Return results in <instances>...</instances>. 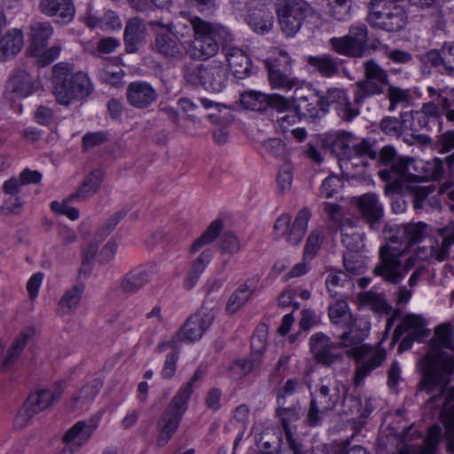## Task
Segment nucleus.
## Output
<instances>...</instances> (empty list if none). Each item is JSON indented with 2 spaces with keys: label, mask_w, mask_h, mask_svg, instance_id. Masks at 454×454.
<instances>
[{
  "label": "nucleus",
  "mask_w": 454,
  "mask_h": 454,
  "mask_svg": "<svg viewBox=\"0 0 454 454\" xmlns=\"http://www.w3.org/2000/svg\"><path fill=\"white\" fill-rule=\"evenodd\" d=\"M427 225L422 223L385 225L384 233L387 242L379 250V262L372 272L389 284L400 283L413 270L418 262L414 253L404 257L407 250L425 237Z\"/></svg>",
  "instance_id": "1"
},
{
  "label": "nucleus",
  "mask_w": 454,
  "mask_h": 454,
  "mask_svg": "<svg viewBox=\"0 0 454 454\" xmlns=\"http://www.w3.org/2000/svg\"><path fill=\"white\" fill-rule=\"evenodd\" d=\"M193 39L190 42L187 53L196 60H207L217 54L219 43L223 48L233 41L231 31L218 24L208 22L200 17L191 19Z\"/></svg>",
  "instance_id": "2"
},
{
  "label": "nucleus",
  "mask_w": 454,
  "mask_h": 454,
  "mask_svg": "<svg viewBox=\"0 0 454 454\" xmlns=\"http://www.w3.org/2000/svg\"><path fill=\"white\" fill-rule=\"evenodd\" d=\"M52 93L57 102L67 106L74 100H82L93 91V85L87 74L74 73V65L60 62L53 68Z\"/></svg>",
  "instance_id": "3"
},
{
  "label": "nucleus",
  "mask_w": 454,
  "mask_h": 454,
  "mask_svg": "<svg viewBox=\"0 0 454 454\" xmlns=\"http://www.w3.org/2000/svg\"><path fill=\"white\" fill-rule=\"evenodd\" d=\"M359 326L361 329H364V333L354 336L352 344L342 343L344 346H351L347 351V356L354 359L356 362L352 383L356 387L362 386L364 380L375 369L379 368L387 357V352L384 348L364 343L369 336L370 330H367V325L364 323H361Z\"/></svg>",
  "instance_id": "4"
},
{
  "label": "nucleus",
  "mask_w": 454,
  "mask_h": 454,
  "mask_svg": "<svg viewBox=\"0 0 454 454\" xmlns=\"http://www.w3.org/2000/svg\"><path fill=\"white\" fill-rule=\"evenodd\" d=\"M419 368L422 374L421 388L428 394L437 389L442 393L454 373V355L433 348L420 359Z\"/></svg>",
  "instance_id": "5"
},
{
  "label": "nucleus",
  "mask_w": 454,
  "mask_h": 454,
  "mask_svg": "<svg viewBox=\"0 0 454 454\" xmlns=\"http://www.w3.org/2000/svg\"><path fill=\"white\" fill-rule=\"evenodd\" d=\"M183 74L187 82L200 85L211 92H221L226 87L228 81L227 68L219 60L206 64L185 65Z\"/></svg>",
  "instance_id": "6"
},
{
  "label": "nucleus",
  "mask_w": 454,
  "mask_h": 454,
  "mask_svg": "<svg viewBox=\"0 0 454 454\" xmlns=\"http://www.w3.org/2000/svg\"><path fill=\"white\" fill-rule=\"evenodd\" d=\"M148 25L153 34L150 50L154 54L169 61H179L184 58V46L174 33L173 22L164 24L161 20H151Z\"/></svg>",
  "instance_id": "7"
},
{
  "label": "nucleus",
  "mask_w": 454,
  "mask_h": 454,
  "mask_svg": "<svg viewBox=\"0 0 454 454\" xmlns=\"http://www.w3.org/2000/svg\"><path fill=\"white\" fill-rule=\"evenodd\" d=\"M364 78L354 84V105L362 106L372 97L385 92L384 87L389 85L390 78L387 71L374 59L363 62Z\"/></svg>",
  "instance_id": "8"
},
{
  "label": "nucleus",
  "mask_w": 454,
  "mask_h": 454,
  "mask_svg": "<svg viewBox=\"0 0 454 454\" xmlns=\"http://www.w3.org/2000/svg\"><path fill=\"white\" fill-rule=\"evenodd\" d=\"M350 333H342L339 336V342L333 341L328 335L323 333L313 334L309 339V348L316 362L325 367L343 363L345 355L341 350L345 349L347 355V351L351 346H344L342 343L352 344Z\"/></svg>",
  "instance_id": "9"
},
{
  "label": "nucleus",
  "mask_w": 454,
  "mask_h": 454,
  "mask_svg": "<svg viewBox=\"0 0 454 454\" xmlns=\"http://www.w3.org/2000/svg\"><path fill=\"white\" fill-rule=\"evenodd\" d=\"M340 383L338 381L322 380L317 386L315 394H311V400L306 416V423L309 427L319 425L322 415L333 411L342 400Z\"/></svg>",
  "instance_id": "10"
},
{
  "label": "nucleus",
  "mask_w": 454,
  "mask_h": 454,
  "mask_svg": "<svg viewBox=\"0 0 454 454\" xmlns=\"http://www.w3.org/2000/svg\"><path fill=\"white\" fill-rule=\"evenodd\" d=\"M368 40L367 27L364 24H355L349 27L346 35L332 37L329 46L339 55L362 58L365 54Z\"/></svg>",
  "instance_id": "11"
},
{
  "label": "nucleus",
  "mask_w": 454,
  "mask_h": 454,
  "mask_svg": "<svg viewBox=\"0 0 454 454\" xmlns=\"http://www.w3.org/2000/svg\"><path fill=\"white\" fill-rule=\"evenodd\" d=\"M188 409V403L182 400L180 395H174L160 416L156 428L158 430L157 444L165 446L177 431L181 420Z\"/></svg>",
  "instance_id": "12"
},
{
  "label": "nucleus",
  "mask_w": 454,
  "mask_h": 454,
  "mask_svg": "<svg viewBox=\"0 0 454 454\" xmlns=\"http://www.w3.org/2000/svg\"><path fill=\"white\" fill-rule=\"evenodd\" d=\"M309 12V6L304 0H279L277 14L283 33L286 36H294Z\"/></svg>",
  "instance_id": "13"
},
{
  "label": "nucleus",
  "mask_w": 454,
  "mask_h": 454,
  "mask_svg": "<svg viewBox=\"0 0 454 454\" xmlns=\"http://www.w3.org/2000/svg\"><path fill=\"white\" fill-rule=\"evenodd\" d=\"M367 21L373 27L395 33L405 27L407 16L399 5L390 4L382 6L379 11H371Z\"/></svg>",
  "instance_id": "14"
},
{
  "label": "nucleus",
  "mask_w": 454,
  "mask_h": 454,
  "mask_svg": "<svg viewBox=\"0 0 454 454\" xmlns=\"http://www.w3.org/2000/svg\"><path fill=\"white\" fill-rule=\"evenodd\" d=\"M409 332L398 346V351L403 352L411 348L413 341H423L428 337L430 331L426 328V322L419 315L409 314L405 316L395 329V338H400Z\"/></svg>",
  "instance_id": "15"
},
{
  "label": "nucleus",
  "mask_w": 454,
  "mask_h": 454,
  "mask_svg": "<svg viewBox=\"0 0 454 454\" xmlns=\"http://www.w3.org/2000/svg\"><path fill=\"white\" fill-rule=\"evenodd\" d=\"M292 103L294 110L304 118H321L320 95L311 85L303 84L295 88Z\"/></svg>",
  "instance_id": "16"
},
{
  "label": "nucleus",
  "mask_w": 454,
  "mask_h": 454,
  "mask_svg": "<svg viewBox=\"0 0 454 454\" xmlns=\"http://www.w3.org/2000/svg\"><path fill=\"white\" fill-rule=\"evenodd\" d=\"M328 316L331 323L343 329V333H351L350 340H353L354 336L364 333V329L359 326L361 323L366 324L367 330L371 329L370 322L365 318L355 317L351 313L348 304L344 301H338L329 306Z\"/></svg>",
  "instance_id": "17"
},
{
  "label": "nucleus",
  "mask_w": 454,
  "mask_h": 454,
  "mask_svg": "<svg viewBox=\"0 0 454 454\" xmlns=\"http://www.w3.org/2000/svg\"><path fill=\"white\" fill-rule=\"evenodd\" d=\"M321 107L325 114L329 107H333L346 121H351L359 114V106L352 105L344 89L330 88L325 95H320Z\"/></svg>",
  "instance_id": "18"
},
{
  "label": "nucleus",
  "mask_w": 454,
  "mask_h": 454,
  "mask_svg": "<svg viewBox=\"0 0 454 454\" xmlns=\"http://www.w3.org/2000/svg\"><path fill=\"white\" fill-rule=\"evenodd\" d=\"M213 320L212 312L202 308L186 319L180 330L176 333V338L188 343L199 340L211 325Z\"/></svg>",
  "instance_id": "19"
},
{
  "label": "nucleus",
  "mask_w": 454,
  "mask_h": 454,
  "mask_svg": "<svg viewBox=\"0 0 454 454\" xmlns=\"http://www.w3.org/2000/svg\"><path fill=\"white\" fill-rule=\"evenodd\" d=\"M353 203L361 218L370 225L371 229H379L384 215L382 204L375 193L368 192L355 197Z\"/></svg>",
  "instance_id": "20"
},
{
  "label": "nucleus",
  "mask_w": 454,
  "mask_h": 454,
  "mask_svg": "<svg viewBox=\"0 0 454 454\" xmlns=\"http://www.w3.org/2000/svg\"><path fill=\"white\" fill-rule=\"evenodd\" d=\"M100 419L101 416L97 414L89 419L77 421L64 434L62 442L80 450L91 438Z\"/></svg>",
  "instance_id": "21"
},
{
  "label": "nucleus",
  "mask_w": 454,
  "mask_h": 454,
  "mask_svg": "<svg viewBox=\"0 0 454 454\" xmlns=\"http://www.w3.org/2000/svg\"><path fill=\"white\" fill-rule=\"evenodd\" d=\"M6 27L4 12L0 10V61H8L13 59L22 49L24 44L23 34L20 29L8 30L3 35Z\"/></svg>",
  "instance_id": "22"
},
{
  "label": "nucleus",
  "mask_w": 454,
  "mask_h": 454,
  "mask_svg": "<svg viewBox=\"0 0 454 454\" xmlns=\"http://www.w3.org/2000/svg\"><path fill=\"white\" fill-rule=\"evenodd\" d=\"M376 158L377 152L373 149L371 141L363 138L355 152L340 160V166L341 168L345 167L347 170L353 169L356 174H362L368 167L369 160Z\"/></svg>",
  "instance_id": "23"
},
{
  "label": "nucleus",
  "mask_w": 454,
  "mask_h": 454,
  "mask_svg": "<svg viewBox=\"0 0 454 454\" xmlns=\"http://www.w3.org/2000/svg\"><path fill=\"white\" fill-rule=\"evenodd\" d=\"M39 11L54 20L59 24L70 23L75 15V8L72 0H40Z\"/></svg>",
  "instance_id": "24"
},
{
  "label": "nucleus",
  "mask_w": 454,
  "mask_h": 454,
  "mask_svg": "<svg viewBox=\"0 0 454 454\" xmlns=\"http://www.w3.org/2000/svg\"><path fill=\"white\" fill-rule=\"evenodd\" d=\"M127 100L137 109H145L153 105L158 98L156 90L148 82L137 81L130 82L127 87Z\"/></svg>",
  "instance_id": "25"
},
{
  "label": "nucleus",
  "mask_w": 454,
  "mask_h": 454,
  "mask_svg": "<svg viewBox=\"0 0 454 454\" xmlns=\"http://www.w3.org/2000/svg\"><path fill=\"white\" fill-rule=\"evenodd\" d=\"M286 66L285 70L282 71L278 67L277 59L268 61L269 82L272 88L290 90L293 88L298 87L299 81L296 78L291 77L287 73V67L290 66V57L286 52L280 53Z\"/></svg>",
  "instance_id": "26"
},
{
  "label": "nucleus",
  "mask_w": 454,
  "mask_h": 454,
  "mask_svg": "<svg viewBox=\"0 0 454 454\" xmlns=\"http://www.w3.org/2000/svg\"><path fill=\"white\" fill-rule=\"evenodd\" d=\"M360 141L361 139L348 131H339L330 135L326 139L328 147L339 158L340 161L347 156H350L355 149L360 145Z\"/></svg>",
  "instance_id": "27"
},
{
  "label": "nucleus",
  "mask_w": 454,
  "mask_h": 454,
  "mask_svg": "<svg viewBox=\"0 0 454 454\" xmlns=\"http://www.w3.org/2000/svg\"><path fill=\"white\" fill-rule=\"evenodd\" d=\"M408 161L404 158H397L388 169L379 171L381 180L387 183L386 190L399 192L403 189V182L407 179Z\"/></svg>",
  "instance_id": "28"
},
{
  "label": "nucleus",
  "mask_w": 454,
  "mask_h": 454,
  "mask_svg": "<svg viewBox=\"0 0 454 454\" xmlns=\"http://www.w3.org/2000/svg\"><path fill=\"white\" fill-rule=\"evenodd\" d=\"M260 277L255 275L247 278L231 295L226 305L229 313L233 314L243 307L256 293Z\"/></svg>",
  "instance_id": "29"
},
{
  "label": "nucleus",
  "mask_w": 454,
  "mask_h": 454,
  "mask_svg": "<svg viewBox=\"0 0 454 454\" xmlns=\"http://www.w3.org/2000/svg\"><path fill=\"white\" fill-rule=\"evenodd\" d=\"M224 51L229 67L238 79H243L251 74V59L243 50L230 43L224 46Z\"/></svg>",
  "instance_id": "30"
},
{
  "label": "nucleus",
  "mask_w": 454,
  "mask_h": 454,
  "mask_svg": "<svg viewBox=\"0 0 454 454\" xmlns=\"http://www.w3.org/2000/svg\"><path fill=\"white\" fill-rule=\"evenodd\" d=\"M3 192L6 198L2 204V210L7 214L20 215L24 201L20 196V184L16 177L6 180L3 184Z\"/></svg>",
  "instance_id": "31"
},
{
  "label": "nucleus",
  "mask_w": 454,
  "mask_h": 454,
  "mask_svg": "<svg viewBox=\"0 0 454 454\" xmlns=\"http://www.w3.org/2000/svg\"><path fill=\"white\" fill-rule=\"evenodd\" d=\"M84 290L85 284L82 281L67 289L58 302V314L63 317L74 313L81 303Z\"/></svg>",
  "instance_id": "32"
},
{
  "label": "nucleus",
  "mask_w": 454,
  "mask_h": 454,
  "mask_svg": "<svg viewBox=\"0 0 454 454\" xmlns=\"http://www.w3.org/2000/svg\"><path fill=\"white\" fill-rule=\"evenodd\" d=\"M440 419L445 429L447 450L454 454V391L450 395L446 396L440 412Z\"/></svg>",
  "instance_id": "33"
},
{
  "label": "nucleus",
  "mask_w": 454,
  "mask_h": 454,
  "mask_svg": "<svg viewBox=\"0 0 454 454\" xmlns=\"http://www.w3.org/2000/svg\"><path fill=\"white\" fill-rule=\"evenodd\" d=\"M308 64L317 70L323 77H333L339 74L342 61L333 55L322 54L318 56H309Z\"/></svg>",
  "instance_id": "34"
},
{
  "label": "nucleus",
  "mask_w": 454,
  "mask_h": 454,
  "mask_svg": "<svg viewBox=\"0 0 454 454\" xmlns=\"http://www.w3.org/2000/svg\"><path fill=\"white\" fill-rule=\"evenodd\" d=\"M53 34V27L49 22H37L30 27L31 43L29 51L31 55L41 54L47 46L48 40Z\"/></svg>",
  "instance_id": "35"
},
{
  "label": "nucleus",
  "mask_w": 454,
  "mask_h": 454,
  "mask_svg": "<svg viewBox=\"0 0 454 454\" xmlns=\"http://www.w3.org/2000/svg\"><path fill=\"white\" fill-rule=\"evenodd\" d=\"M146 27L143 20L139 18L130 19L124 29V43L126 51L134 53L137 51L138 45L143 41Z\"/></svg>",
  "instance_id": "36"
},
{
  "label": "nucleus",
  "mask_w": 454,
  "mask_h": 454,
  "mask_svg": "<svg viewBox=\"0 0 454 454\" xmlns=\"http://www.w3.org/2000/svg\"><path fill=\"white\" fill-rule=\"evenodd\" d=\"M104 179V173L100 169L90 171L77 191L70 195V200H86L99 190Z\"/></svg>",
  "instance_id": "37"
},
{
  "label": "nucleus",
  "mask_w": 454,
  "mask_h": 454,
  "mask_svg": "<svg viewBox=\"0 0 454 454\" xmlns=\"http://www.w3.org/2000/svg\"><path fill=\"white\" fill-rule=\"evenodd\" d=\"M150 279L148 270L135 268L126 273L121 280V290L127 294H134L142 289Z\"/></svg>",
  "instance_id": "38"
},
{
  "label": "nucleus",
  "mask_w": 454,
  "mask_h": 454,
  "mask_svg": "<svg viewBox=\"0 0 454 454\" xmlns=\"http://www.w3.org/2000/svg\"><path fill=\"white\" fill-rule=\"evenodd\" d=\"M8 88L20 98H27L35 90V81L23 69L14 72L8 81Z\"/></svg>",
  "instance_id": "39"
},
{
  "label": "nucleus",
  "mask_w": 454,
  "mask_h": 454,
  "mask_svg": "<svg viewBox=\"0 0 454 454\" xmlns=\"http://www.w3.org/2000/svg\"><path fill=\"white\" fill-rule=\"evenodd\" d=\"M34 334L35 331L33 329H26L14 339L2 361L1 367L4 370L11 368L15 364L27 341Z\"/></svg>",
  "instance_id": "40"
},
{
  "label": "nucleus",
  "mask_w": 454,
  "mask_h": 454,
  "mask_svg": "<svg viewBox=\"0 0 454 454\" xmlns=\"http://www.w3.org/2000/svg\"><path fill=\"white\" fill-rule=\"evenodd\" d=\"M311 213L308 207L301 208L296 215L295 219L286 236V242L291 246H298L308 229V223Z\"/></svg>",
  "instance_id": "41"
},
{
  "label": "nucleus",
  "mask_w": 454,
  "mask_h": 454,
  "mask_svg": "<svg viewBox=\"0 0 454 454\" xmlns=\"http://www.w3.org/2000/svg\"><path fill=\"white\" fill-rule=\"evenodd\" d=\"M59 393L56 394L49 389H42L31 394L25 402V404L34 413L37 414L50 407L59 397Z\"/></svg>",
  "instance_id": "42"
},
{
  "label": "nucleus",
  "mask_w": 454,
  "mask_h": 454,
  "mask_svg": "<svg viewBox=\"0 0 454 454\" xmlns=\"http://www.w3.org/2000/svg\"><path fill=\"white\" fill-rule=\"evenodd\" d=\"M276 414L281 420L287 440L289 441V439H294L292 437L290 424L298 421L303 414V411L300 403H297L287 408L283 407V405H278L276 409Z\"/></svg>",
  "instance_id": "43"
},
{
  "label": "nucleus",
  "mask_w": 454,
  "mask_h": 454,
  "mask_svg": "<svg viewBox=\"0 0 454 454\" xmlns=\"http://www.w3.org/2000/svg\"><path fill=\"white\" fill-rule=\"evenodd\" d=\"M102 387V382L98 379L83 385L78 394L74 397V409H83L90 403Z\"/></svg>",
  "instance_id": "44"
},
{
  "label": "nucleus",
  "mask_w": 454,
  "mask_h": 454,
  "mask_svg": "<svg viewBox=\"0 0 454 454\" xmlns=\"http://www.w3.org/2000/svg\"><path fill=\"white\" fill-rule=\"evenodd\" d=\"M268 95L257 90H248L240 94L241 105L249 110L265 113L269 110Z\"/></svg>",
  "instance_id": "45"
},
{
  "label": "nucleus",
  "mask_w": 454,
  "mask_h": 454,
  "mask_svg": "<svg viewBox=\"0 0 454 454\" xmlns=\"http://www.w3.org/2000/svg\"><path fill=\"white\" fill-rule=\"evenodd\" d=\"M358 300L364 306H368L376 313H389L391 306L387 302L383 294H376L372 291L364 292L359 294Z\"/></svg>",
  "instance_id": "46"
},
{
  "label": "nucleus",
  "mask_w": 454,
  "mask_h": 454,
  "mask_svg": "<svg viewBox=\"0 0 454 454\" xmlns=\"http://www.w3.org/2000/svg\"><path fill=\"white\" fill-rule=\"evenodd\" d=\"M273 16L269 11L260 10L252 12L247 17V22L252 29L260 34L268 33L273 26Z\"/></svg>",
  "instance_id": "47"
},
{
  "label": "nucleus",
  "mask_w": 454,
  "mask_h": 454,
  "mask_svg": "<svg viewBox=\"0 0 454 454\" xmlns=\"http://www.w3.org/2000/svg\"><path fill=\"white\" fill-rule=\"evenodd\" d=\"M349 284H351L349 276L342 270L330 271L325 280L327 291L333 297L340 296L341 289Z\"/></svg>",
  "instance_id": "48"
},
{
  "label": "nucleus",
  "mask_w": 454,
  "mask_h": 454,
  "mask_svg": "<svg viewBox=\"0 0 454 454\" xmlns=\"http://www.w3.org/2000/svg\"><path fill=\"white\" fill-rule=\"evenodd\" d=\"M223 223L220 220L212 222L203 234L199 237L191 246V253H196L204 246L213 242L221 233Z\"/></svg>",
  "instance_id": "49"
},
{
  "label": "nucleus",
  "mask_w": 454,
  "mask_h": 454,
  "mask_svg": "<svg viewBox=\"0 0 454 454\" xmlns=\"http://www.w3.org/2000/svg\"><path fill=\"white\" fill-rule=\"evenodd\" d=\"M434 338L431 340L434 348L453 349L454 334L450 324L439 325L434 330Z\"/></svg>",
  "instance_id": "50"
},
{
  "label": "nucleus",
  "mask_w": 454,
  "mask_h": 454,
  "mask_svg": "<svg viewBox=\"0 0 454 454\" xmlns=\"http://www.w3.org/2000/svg\"><path fill=\"white\" fill-rule=\"evenodd\" d=\"M324 239V228L319 226L313 230L306 241L304 251H303V259L304 260H312L314 256L317 254L318 250L321 247Z\"/></svg>",
  "instance_id": "51"
},
{
  "label": "nucleus",
  "mask_w": 454,
  "mask_h": 454,
  "mask_svg": "<svg viewBox=\"0 0 454 454\" xmlns=\"http://www.w3.org/2000/svg\"><path fill=\"white\" fill-rule=\"evenodd\" d=\"M352 0H329V14L339 21H347L352 16Z\"/></svg>",
  "instance_id": "52"
},
{
  "label": "nucleus",
  "mask_w": 454,
  "mask_h": 454,
  "mask_svg": "<svg viewBox=\"0 0 454 454\" xmlns=\"http://www.w3.org/2000/svg\"><path fill=\"white\" fill-rule=\"evenodd\" d=\"M262 359L260 356L252 354V357L248 359H239L234 362L231 367V370L238 378H241L247 375L254 369L261 365Z\"/></svg>",
  "instance_id": "53"
},
{
  "label": "nucleus",
  "mask_w": 454,
  "mask_h": 454,
  "mask_svg": "<svg viewBox=\"0 0 454 454\" xmlns=\"http://www.w3.org/2000/svg\"><path fill=\"white\" fill-rule=\"evenodd\" d=\"M420 62L423 70L434 68L439 74H442L443 56L442 47L441 50H431L420 56Z\"/></svg>",
  "instance_id": "54"
},
{
  "label": "nucleus",
  "mask_w": 454,
  "mask_h": 454,
  "mask_svg": "<svg viewBox=\"0 0 454 454\" xmlns=\"http://www.w3.org/2000/svg\"><path fill=\"white\" fill-rule=\"evenodd\" d=\"M268 329L265 325H260L256 327L251 337L252 354L257 356L262 355L266 348Z\"/></svg>",
  "instance_id": "55"
},
{
  "label": "nucleus",
  "mask_w": 454,
  "mask_h": 454,
  "mask_svg": "<svg viewBox=\"0 0 454 454\" xmlns=\"http://www.w3.org/2000/svg\"><path fill=\"white\" fill-rule=\"evenodd\" d=\"M108 140L109 133L106 131L87 132L82 138V149L83 152H89L106 144Z\"/></svg>",
  "instance_id": "56"
},
{
  "label": "nucleus",
  "mask_w": 454,
  "mask_h": 454,
  "mask_svg": "<svg viewBox=\"0 0 454 454\" xmlns=\"http://www.w3.org/2000/svg\"><path fill=\"white\" fill-rule=\"evenodd\" d=\"M341 242L350 251H356L362 243V237L353 230L351 223L348 225L342 224L340 227Z\"/></svg>",
  "instance_id": "57"
},
{
  "label": "nucleus",
  "mask_w": 454,
  "mask_h": 454,
  "mask_svg": "<svg viewBox=\"0 0 454 454\" xmlns=\"http://www.w3.org/2000/svg\"><path fill=\"white\" fill-rule=\"evenodd\" d=\"M342 179L336 175L327 176L319 188V194L323 198H332L342 187Z\"/></svg>",
  "instance_id": "58"
},
{
  "label": "nucleus",
  "mask_w": 454,
  "mask_h": 454,
  "mask_svg": "<svg viewBox=\"0 0 454 454\" xmlns=\"http://www.w3.org/2000/svg\"><path fill=\"white\" fill-rule=\"evenodd\" d=\"M387 86V98L389 100V111H394L398 104L407 102L409 100V90L402 89L389 83Z\"/></svg>",
  "instance_id": "59"
},
{
  "label": "nucleus",
  "mask_w": 454,
  "mask_h": 454,
  "mask_svg": "<svg viewBox=\"0 0 454 454\" xmlns=\"http://www.w3.org/2000/svg\"><path fill=\"white\" fill-rule=\"evenodd\" d=\"M293 183V168L289 164H284L278 170L277 184L278 192L286 194L291 190Z\"/></svg>",
  "instance_id": "60"
},
{
  "label": "nucleus",
  "mask_w": 454,
  "mask_h": 454,
  "mask_svg": "<svg viewBox=\"0 0 454 454\" xmlns=\"http://www.w3.org/2000/svg\"><path fill=\"white\" fill-rule=\"evenodd\" d=\"M123 74L121 67L107 65L100 71L99 78L104 82L118 86L121 82Z\"/></svg>",
  "instance_id": "61"
},
{
  "label": "nucleus",
  "mask_w": 454,
  "mask_h": 454,
  "mask_svg": "<svg viewBox=\"0 0 454 454\" xmlns=\"http://www.w3.org/2000/svg\"><path fill=\"white\" fill-rule=\"evenodd\" d=\"M179 359V350H171L166 356L160 376L164 380H170L176 372V364Z\"/></svg>",
  "instance_id": "62"
},
{
  "label": "nucleus",
  "mask_w": 454,
  "mask_h": 454,
  "mask_svg": "<svg viewBox=\"0 0 454 454\" xmlns=\"http://www.w3.org/2000/svg\"><path fill=\"white\" fill-rule=\"evenodd\" d=\"M220 247L223 253H228L230 254H237L241 248L239 239L232 232H224L223 234L221 237Z\"/></svg>",
  "instance_id": "63"
},
{
  "label": "nucleus",
  "mask_w": 454,
  "mask_h": 454,
  "mask_svg": "<svg viewBox=\"0 0 454 454\" xmlns=\"http://www.w3.org/2000/svg\"><path fill=\"white\" fill-rule=\"evenodd\" d=\"M442 75L454 77V45L445 43L442 46Z\"/></svg>",
  "instance_id": "64"
}]
</instances>
